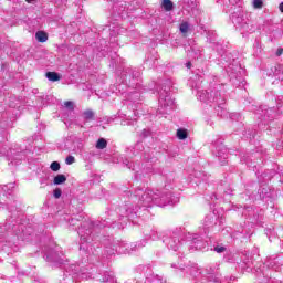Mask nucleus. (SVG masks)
<instances>
[{
	"label": "nucleus",
	"instance_id": "nucleus-1",
	"mask_svg": "<svg viewBox=\"0 0 283 283\" xmlns=\"http://www.w3.org/2000/svg\"><path fill=\"white\" fill-rule=\"evenodd\" d=\"M174 108V99H171V94L167 90L159 91V106L157 109V114L160 116H165V114H169Z\"/></svg>",
	"mask_w": 283,
	"mask_h": 283
},
{
	"label": "nucleus",
	"instance_id": "nucleus-2",
	"mask_svg": "<svg viewBox=\"0 0 283 283\" xmlns=\"http://www.w3.org/2000/svg\"><path fill=\"white\" fill-rule=\"evenodd\" d=\"M200 101L203 103L210 102V103H217L218 105H224V99L222 97V94L220 92L216 91H202L199 95Z\"/></svg>",
	"mask_w": 283,
	"mask_h": 283
},
{
	"label": "nucleus",
	"instance_id": "nucleus-3",
	"mask_svg": "<svg viewBox=\"0 0 283 283\" xmlns=\"http://www.w3.org/2000/svg\"><path fill=\"white\" fill-rule=\"evenodd\" d=\"M135 196H139V202L142 207H151V205H156V198L158 192H154L153 190H147L143 193V190L135 191ZM142 193V195H140Z\"/></svg>",
	"mask_w": 283,
	"mask_h": 283
},
{
	"label": "nucleus",
	"instance_id": "nucleus-4",
	"mask_svg": "<svg viewBox=\"0 0 283 283\" xmlns=\"http://www.w3.org/2000/svg\"><path fill=\"white\" fill-rule=\"evenodd\" d=\"M231 21L235 28H239V30H243L244 32L249 31V20L244 17V12H233L231 14Z\"/></svg>",
	"mask_w": 283,
	"mask_h": 283
},
{
	"label": "nucleus",
	"instance_id": "nucleus-5",
	"mask_svg": "<svg viewBox=\"0 0 283 283\" xmlns=\"http://www.w3.org/2000/svg\"><path fill=\"white\" fill-rule=\"evenodd\" d=\"M46 260L54 264H65V254L59 250H52L51 252H46Z\"/></svg>",
	"mask_w": 283,
	"mask_h": 283
},
{
	"label": "nucleus",
	"instance_id": "nucleus-6",
	"mask_svg": "<svg viewBox=\"0 0 283 283\" xmlns=\"http://www.w3.org/2000/svg\"><path fill=\"white\" fill-rule=\"evenodd\" d=\"M155 205L157 207H167V205H171V192L157 191V197H155Z\"/></svg>",
	"mask_w": 283,
	"mask_h": 283
},
{
	"label": "nucleus",
	"instance_id": "nucleus-7",
	"mask_svg": "<svg viewBox=\"0 0 283 283\" xmlns=\"http://www.w3.org/2000/svg\"><path fill=\"white\" fill-rule=\"evenodd\" d=\"M213 153L214 156H217V158L221 160V165H224V161L227 160V158H229V149L227 148V146H224V144L222 143H219L216 145Z\"/></svg>",
	"mask_w": 283,
	"mask_h": 283
},
{
	"label": "nucleus",
	"instance_id": "nucleus-8",
	"mask_svg": "<svg viewBox=\"0 0 283 283\" xmlns=\"http://www.w3.org/2000/svg\"><path fill=\"white\" fill-rule=\"evenodd\" d=\"M206 274L210 275V282L213 281L216 283L220 282V277H218V273H216V268L208 266L206 268Z\"/></svg>",
	"mask_w": 283,
	"mask_h": 283
},
{
	"label": "nucleus",
	"instance_id": "nucleus-9",
	"mask_svg": "<svg viewBox=\"0 0 283 283\" xmlns=\"http://www.w3.org/2000/svg\"><path fill=\"white\" fill-rule=\"evenodd\" d=\"M45 76L48 81H52V83H56V81H61V75L56 72H46Z\"/></svg>",
	"mask_w": 283,
	"mask_h": 283
},
{
	"label": "nucleus",
	"instance_id": "nucleus-10",
	"mask_svg": "<svg viewBox=\"0 0 283 283\" xmlns=\"http://www.w3.org/2000/svg\"><path fill=\"white\" fill-rule=\"evenodd\" d=\"M161 8L166 12H171L174 10V2L171 0H163Z\"/></svg>",
	"mask_w": 283,
	"mask_h": 283
},
{
	"label": "nucleus",
	"instance_id": "nucleus-11",
	"mask_svg": "<svg viewBox=\"0 0 283 283\" xmlns=\"http://www.w3.org/2000/svg\"><path fill=\"white\" fill-rule=\"evenodd\" d=\"M35 39L39 41V43H45V41H48V33L44 31H38L35 33Z\"/></svg>",
	"mask_w": 283,
	"mask_h": 283
},
{
	"label": "nucleus",
	"instance_id": "nucleus-12",
	"mask_svg": "<svg viewBox=\"0 0 283 283\" xmlns=\"http://www.w3.org/2000/svg\"><path fill=\"white\" fill-rule=\"evenodd\" d=\"M83 118L84 120H86V123H90V120H94L95 115H94V111L92 109H87L83 113Z\"/></svg>",
	"mask_w": 283,
	"mask_h": 283
},
{
	"label": "nucleus",
	"instance_id": "nucleus-13",
	"mask_svg": "<svg viewBox=\"0 0 283 283\" xmlns=\"http://www.w3.org/2000/svg\"><path fill=\"white\" fill-rule=\"evenodd\" d=\"M64 182H67V177L65 175H57L53 179L54 185H63Z\"/></svg>",
	"mask_w": 283,
	"mask_h": 283
},
{
	"label": "nucleus",
	"instance_id": "nucleus-14",
	"mask_svg": "<svg viewBox=\"0 0 283 283\" xmlns=\"http://www.w3.org/2000/svg\"><path fill=\"white\" fill-rule=\"evenodd\" d=\"M189 136V133L187 132V129L185 128H179L177 130V138H179V140H186V138Z\"/></svg>",
	"mask_w": 283,
	"mask_h": 283
},
{
	"label": "nucleus",
	"instance_id": "nucleus-15",
	"mask_svg": "<svg viewBox=\"0 0 283 283\" xmlns=\"http://www.w3.org/2000/svg\"><path fill=\"white\" fill-rule=\"evenodd\" d=\"M107 140L105 138H99L96 143V149H106Z\"/></svg>",
	"mask_w": 283,
	"mask_h": 283
},
{
	"label": "nucleus",
	"instance_id": "nucleus-16",
	"mask_svg": "<svg viewBox=\"0 0 283 283\" xmlns=\"http://www.w3.org/2000/svg\"><path fill=\"white\" fill-rule=\"evenodd\" d=\"M252 6L254 10H262L264 8V1L263 0H253Z\"/></svg>",
	"mask_w": 283,
	"mask_h": 283
},
{
	"label": "nucleus",
	"instance_id": "nucleus-17",
	"mask_svg": "<svg viewBox=\"0 0 283 283\" xmlns=\"http://www.w3.org/2000/svg\"><path fill=\"white\" fill-rule=\"evenodd\" d=\"M179 30L181 34H187L189 32V22H182L179 25Z\"/></svg>",
	"mask_w": 283,
	"mask_h": 283
},
{
	"label": "nucleus",
	"instance_id": "nucleus-18",
	"mask_svg": "<svg viewBox=\"0 0 283 283\" xmlns=\"http://www.w3.org/2000/svg\"><path fill=\"white\" fill-rule=\"evenodd\" d=\"M192 242L196 247V249H200V242H202V238L198 234H196L193 238H192Z\"/></svg>",
	"mask_w": 283,
	"mask_h": 283
},
{
	"label": "nucleus",
	"instance_id": "nucleus-19",
	"mask_svg": "<svg viewBox=\"0 0 283 283\" xmlns=\"http://www.w3.org/2000/svg\"><path fill=\"white\" fill-rule=\"evenodd\" d=\"M102 282L116 283V277H114L109 274H104Z\"/></svg>",
	"mask_w": 283,
	"mask_h": 283
},
{
	"label": "nucleus",
	"instance_id": "nucleus-20",
	"mask_svg": "<svg viewBox=\"0 0 283 283\" xmlns=\"http://www.w3.org/2000/svg\"><path fill=\"white\" fill-rule=\"evenodd\" d=\"M216 112H217L218 116H221V117L227 116V109L222 108V106H220V104L216 108Z\"/></svg>",
	"mask_w": 283,
	"mask_h": 283
},
{
	"label": "nucleus",
	"instance_id": "nucleus-21",
	"mask_svg": "<svg viewBox=\"0 0 283 283\" xmlns=\"http://www.w3.org/2000/svg\"><path fill=\"white\" fill-rule=\"evenodd\" d=\"M52 171H59L61 169V164L59 161H53L50 166Z\"/></svg>",
	"mask_w": 283,
	"mask_h": 283
},
{
	"label": "nucleus",
	"instance_id": "nucleus-22",
	"mask_svg": "<svg viewBox=\"0 0 283 283\" xmlns=\"http://www.w3.org/2000/svg\"><path fill=\"white\" fill-rule=\"evenodd\" d=\"M53 196L56 200H59V198H61V196H63V190H61V188H55L53 191Z\"/></svg>",
	"mask_w": 283,
	"mask_h": 283
},
{
	"label": "nucleus",
	"instance_id": "nucleus-23",
	"mask_svg": "<svg viewBox=\"0 0 283 283\" xmlns=\"http://www.w3.org/2000/svg\"><path fill=\"white\" fill-rule=\"evenodd\" d=\"M64 106L66 107V109H70V112H74V102L67 101L64 103Z\"/></svg>",
	"mask_w": 283,
	"mask_h": 283
},
{
	"label": "nucleus",
	"instance_id": "nucleus-24",
	"mask_svg": "<svg viewBox=\"0 0 283 283\" xmlns=\"http://www.w3.org/2000/svg\"><path fill=\"white\" fill-rule=\"evenodd\" d=\"M75 161L76 159L74 158V156H67L65 159L66 165H74Z\"/></svg>",
	"mask_w": 283,
	"mask_h": 283
},
{
	"label": "nucleus",
	"instance_id": "nucleus-25",
	"mask_svg": "<svg viewBox=\"0 0 283 283\" xmlns=\"http://www.w3.org/2000/svg\"><path fill=\"white\" fill-rule=\"evenodd\" d=\"M184 3H186V6H188L189 8L196 7V2L193 0H184Z\"/></svg>",
	"mask_w": 283,
	"mask_h": 283
},
{
	"label": "nucleus",
	"instance_id": "nucleus-26",
	"mask_svg": "<svg viewBox=\"0 0 283 283\" xmlns=\"http://www.w3.org/2000/svg\"><path fill=\"white\" fill-rule=\"evenodd\" d=\"M149 134H150L149 130L144 129V130L140 133V138H148Z\"/></svg>",
	"mask_w": 283,
	"mask_h": 283
},
{
	"label": "nucleus",
	"instance_id": "nucleus-27",
	"mask_svg": "<svg viewBox=\"0 0 283 283\" xmlns=\"http://www.w3.org/2000/svg\"><path fill=\"white\" fill-rule=\"evenodd\" d=\"M214 251H217V253H224V251H227V249L224 247H217V248H214Z\"/></svg>",
	"mask_w": 283,
	"mask_h": 283
},
{
	"label": "nucleus",
	"instance_id": "nucleus-28",
	"mask_svg": "<svg viewBox=\"0 0 283 283\" xmlns=\"http://www.w3.org/2000/svg\"><path fill=\"white\" fill-rule=\"evenodd\" d=\"M170 249H172L174 251H178V245H172L171 241L168 243Z\"/></svg>",
	"mask_w": 283,
	"mask_h": 283
},
{
	"label": "nucleus",
	"instance_id": "nucleus-29",
	"mask_svg": "<svg viewBox=\"0 0 283 283\" xmlns=\"http://www.w3.org/2000/svg\"><path fill=\"white\" fill-rule=\"evenodd\" d=\"M282 53H283V49H277L276 56H282Z\"/></svg>",
	"mask_w": 283,
	"mask_h": 283
},
{
	"label": "nucleus",
	"instance_id": "nucleus-30",
	"mask_svg": "<svg viewBox=\"0 0 283 283\" xmlns=\"http://www.w3.org/2000/svg\"><path fill=\"white\" fill-rule=\"evenodd\" d=\"M186 67H187L188 70H191V62H187V63H186Z\"/></svg>",
	"mask_w": 283,
	"mask_h": 283
},
{
	"label": "nucleus",
	"instance_id": "nucleus-31",
	"mask_svg": "<svg viewBox=\"0 0 283 283\" xmlns=\"http://www.w3.org/2000/svg\"><path fill=\"white\" fill-rule=\"evenodd\" d=\"M279 10L283 13V2L280 3Z\"/></svg>",
	"mask_w": 283,
	"mask_h": 283
},
{
	"label": "nucleus",
	"instance_id": "nucleus-32",
	"mask_svg": "<svg viewBox=\"0 0 283 283\" xmlns=\"http://www.w3.org/2000/svg\"><path fill=\"white\" fill-rule=\"evenodd\" d=\"M209 43H213V39L208 38Z\"/></svg>",
	"mask_w": 283,
	"mask_h": 283
},
{
	"label": "nucleus",
	"instance_id": "nucleus-33",
	"mask_svg": "<svg viewBox=\"0 0 283 283\" xmlns=\"http://www.w3.org/2000/svg\"><path fill=\"white\" fill-rule=\"evenodd\" d=\"M207 35H208V36H211V32H208Z\"/></svg>",
	"mask_w": 283,
	"mask_h": 283
},
{
	"label": "nucleus",
	"instance_id": "nucleus-34",
	"mask_svg": "<svg viewBox=\"0 0 283 283\" xmlns=\"http://www.w3.org/2000/svg\"><path fill=\"white\" fill-rule=\"evenodd\" d=\"M28 1V3H30V2H32L33 0H27Z\"/></svg>",
	"mask_w": 283,
	"mask_h": 283
}]
</instances>
